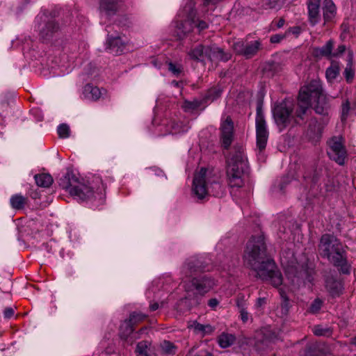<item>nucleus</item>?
<instances>
[{
  "mask_svg": "<svg viewBox=\"0 0 356 356\" xmlns=\"http://www.w3.org/2000/svg\"><path fill=\"white\" fill-rule=\"evenodd\" d=\"M28 198L21 194H15L10 199L11 207L15 210H21L27 204Z\"/></svg>",
  "mask_w": 356,
  "mask_h": 356,
  "instance_id": "28",
  "label": "nucleus"
},
{
  "mask_svg": "<svg viewBox=\"0 0 356 356\" xmlns=\"http://www.w3.org/2000/svg\"><path fill=\"white\" fill-rule=\"evenodd\" d=\"M168 65V70L176 76H179L183 72L184 68L181 64L170 62Z\"/></svg>",
  "mask_w": 356,
  "mask_h": 356,
  "instance_id": "37",
  "label": "nucleus"
},
{
  "mask_svg": "<svg viewBox=\"0 0 356 356\" xmlns=\"http://www.w3.org/2000/svg\"><path fill=\"white\" fill-rule=\"evenodd\" d=\"M151 342L149 341H141L138 343L136 348V353L138 356H149Z\"/></svg>",
  "mask_w": 356,
  "mask_h": 356,
  "instance_id": "32",
  "label": "nucleus"
},
{
  "mask_svg": "<svg viewBox=\"0 0 356 356\" xmlns=\"http://www.w3.org/2000/svg\"><path fill=\"white\" fill-rule=\"evenodd\" d=\"M327 145L329 146L327 154L330 158L339 165H343L347 157L343 137L333 136L327 141Z\"/></svg>",
  "mask_w": 356,
  "mask_h": 356,
  "instance_id": "14",
  "label": "nucleus"
},
{
  "mask_svg": "<svg viewBox=\"0 0 356 356\" xmlns=\"http://www.w3.org/2000/svg\"><path fill=\"white\" fill-rule=\"evenodd\" d=\"M193 326L196 332H201L204 335L211 334L214 331V328L209 324L203 325L194 322Z\"/></svg>",
  "mask_w": 356,
  "mask_h": 356,
  "instance_id": "35",
  "label": "nucleus"
},
{
  "mask_svg": "<svg viewBox=\"0 0 356 356\" xmlns=\"http://www.w3.org/2000/svg\"><path fill=\"white\" fill-rule=\"evenodd\" d=\"M235 337L232 334H222L218 338V343L220 347L225 348L230 346L234 341Z\"/></svg>",
  "mask_w": 356,
  "mask_h": 356,
  "instance_id": "34",
  "label": "nucleus"
},
{
  "mask_svg": "<svg viewBox=\"0 0 356 356\" xmlns=\"http://www.w3.org/2000/svg\"><path fill=\"white\" fill-rule=\"evenodd\" d=\"M108 28H110V26L106 27V31L108 33H110ZM108 49L110 52L115 54H122L125 47V43L122 41L121 38L118 35L114 36L109 34H108Z\"/></svg>",
  "mask_w": 356,
  "mask_h": 356,
  "instance_id": "19",
  "label": "nucleus"
},
{
  "mask_svg": "<svg viewBox=\"0 0 356 356\" xmlns=\"http://www.w3.org/2000/svg\"><path fill=\"white\" fill-rule=\"evenodd\" d=\"M280 261L289 277H294L309 282L313 280L314 269L307 266H300L292 251L289 250L282 252Z\"/></svg>",
  "mask_w": 356,
  "mask_h": 356,
  "instance_id": "7",
  "label": "nucleus"
},
{
  "mask_svg": "<svg viewBox=\"0 0 356 356\" xmlns=\"http://www.w3.org/2000/svg\"><path fill=\"white\" fill-rule=\"evenodd\" d=\"M266 303V300L265 298H259L257 300V302H256V304H255V307L257 308H260L262 306H264Z\"/></svg>",
  "mask_w": 356,
  "mask_h": 356,
  "instance_id": "53",
  "label": "nucleus"
},
{
  "mask_svg": "<svg viewBox=\"0 0 356 356\" xmlns=\"http://www.w3.org/2000/svg\"><path fill=\"white\" fill-rule=\"evenodd\" d=\"M285 20L283 18L279 19V20L276 22L275 26L277 29H280L283 27L284 25Z\"/></svg>",
  "mask_w": 356,
  "mask_h": 356,
  "instance_id": "54",
  "label": "nucleus"
},
{
  "mask_svg": "<svg viewBox=\"0 0 356 356\" xmlns=\"http://www.w3.org/2000/svg\"><path fill=\"white\" fill-rule=\"evenodd\" d=\"M58 134L60 138H67L70 136V127L67 124H61L57 129Z\"/></svg>",
  "mask_w": 356,
  "mask_h": 356,
  "instance_id": "39",
  "label": "nucleus"
},
{
  "mask_svg": "<svg viewBox=\"0 0 356 356\" xmlns=\"http://www.w3.org/2000/svg\"><path fill=\"white\" fill-rule=\"evenodd\" d=\"M340 67L337 62H332L331 65L327 68L325 76L329 82H332L339 74Z\"/></svg>",
  "mask_w": 356,
  "mask_h": 356,
  "instance_id": "30",
  "label": "nucleus"
},
{
  "mask_svg": "<svg viewBox=\"0 0 356 356\" xmlns=\"http://www.w3.org/2000/svg\"><path fill=\"white\" fill-rule=\"evenodd\" d=\"M303 177H304L305 179H309V177L306 176V175H304Z\"/></svg>",
  "mask_w": 356,
  "mask_h": 356,
  "instance_id": "60",
  "label": "nucleus"
},
{
  "mask_svg": "<svg viewBox=\"0 0 356 356\" xmlns=\"http://www.w3.org/2000/svg\"><path fill=\"white\" fill-rule=\"evenodd\" d=\"M318 252L323 258L339 268L343 274L350 273L346 251L341 242L334 235L323 234L318 245Z\"/></svg>",
  "mask_w": 356,
  "mask_h": 356,
  "instance_id": "4",
  "label": "nucleus"
},
{
  "mask_svg": "<svg viewBox=\"0 0 356 356\" xmlns=\"http://www.w3.org/2000/svg\"><path fill=\"white\" fill-rule=\"evenodd\" d=\"M134 325L131 324L128 320H126L124 324L121 326L120 337L128 343L132 344L134 343Z\"/></svg>",
  "mask_w": 356,
  "mask_h": 356,
  "instance_id": "25",
  "label": "nucleus"
},
{
  "mask_svg": "<svg viewBox=\"0 0 356 356\" xmlns=\"http://www.w3.org/2000/svg\"><path fill=\"white\" fill-rule=\"evenodd\" d=\"M325 287L332 296H339L343 289L341 282L332 277H327L325 280Z\"/></svg>",
  "mask_w": 356,
  "mask_h": 356,
  "instance_id": "24",
  "label": "nucleus"
},
{
  "mask_svg": "<svg viewBox=\"0 0 356 356\" xmlns=\"http://www.w3.org/2000/svg\"><path fill=\"white\" fill-rule=\"evenodd\" d=\"M236 305H237L239 311L241 310L242 307H245V304L243 300L237 299Z\"/></svg>",
  "mask_w": 356,
  "mask_h": 356,
  "instance_id": "55",
  "label": "nucleus"
},
{
  "mask_svg": "<svg viewBox=\"0 0 356 356\" xmlns=\"http://www.w3.org/2000/svg\"><path fill=\"white\" fill-rule=\"evenodd\" d=\"M221 92L222 90L219 88H212L209 89L203 98L204 103L207 104L216 100L220 96Z\"/></svg>",
  "mask_w": 356,
  "mask_h": 356,
  "instance_id": "33",
  "label": "nucleus"
},
{
  "mask_svg": "<svg viewBox=\"0 0 356 356\" xmlns=\"http://www.w3.org/2000/svg\"><path fill=\"white\" fill-rule=\"evenodd\" d=\"M337 8L332 0H325L323 4V14L325 22L332 20L336 15Z\"/></svg>",
  "mask_w": 356,
  "mask_h": 356,
  "instance_id": "26",
  "label": "nucleus"
},
{
  "mask_svg": "<svg viewBox=\"0 0 356 356\" xmlns=\"http://www.w3.org/2000/svg\"><path fill=\"white\" fill-rule=\"evenodd\" d=\"M195 356H212V355L209 352L205 350V351H200Z\"/></svg>",
  "mask_w": 356,
  "mask_h": 356,
  "instance_id": "58",
  "label": "nucleus"
},
{
  "mask_svg": "<svg viewBox=\"0 0 356 356\" xmlns=\"http://www.w3.org/2000/svg\"><path fill=\"white\" fill-rule=\"evenodd\" d=\"M301 32V29L299 26L290 27L286 31V35L293 34L298 36Z\"/></svg>",
  "mask_w": 356,
  "mask_h": 356,
  "instance_id": "49",
  "label": "nucleus"
},
{
  "mask_svg": "<svg viewBox=\"0 0 356 356\" xmlns=\"http://www.w3.org/2000/svg\"><path fill=\"white\" fill-rule=\"evenodd\" d=\"M307 6L308 21L310 25L314 26L319 23L321 19L320 13L321 0H308Z\"/></svg>",
  "mask_w": 356,
  "mask_h": 356,
  "instance_id": "18",
  "label": "nucleus"
},
{
  "mask_svg": "<svg viewBox=\"0 0 356 356\" xmlns=\"http://www.w3.org/2000/svg\"><path fill=\"white\" fill-rule=\"evenodd\" d=\"M313 332L316 336H324L330 334V330L324 328L321 325H316L313 328Z\"/></svg>",
  "mask_w": 356,
  "mask_h": 356,
  "instance_id": "42",
  "label": "nucleus"
},
{
  "mask_svg": "<svg viewBox=\"0 0 356 356\" xmlns=\"http://www.w3.org/2000/svg\"><path fill=\"white\" fill-rule=\"evenodd\" d=\"M106 92L104 90H100L92 84H86L83 89V95L86 99L97 101Z\"/></svg>",
  "mask_w": 356,
  "mask_h": 356,
  "instance_id": "22",
  "label": "nucleus"
},
{
  "mask_svg": "<svg viewBox=\"0 0 356 356\" xmlns=\"http://www.w3.org/2000/svg\"><path fill=\"white\" fill-rule=\"evenodd\" d=\"M196 11L194 9V3L188 1L178 13L180 22L176 26L177 35L179 39H183L195 27V18Z\"/></svg>",
  "mask_w": 356,
  "mask_h": 356,
  "instance_id": "11",
  "label": "nucleus"
},
{
  "mask_svg": "<svg viewBox=\"0 0 356 356\" xmlns=\"http://www.w3.org/2000/svg\"><path fill=\"white\" fill-rule=\"evenodd\" d=\"M333 47L334 42L332 40H330L323 47H314L313 49L312 54L316 58H332Z\"/></svg>",
  "mask_w": 356,
  "mask_h": 356,
  "instance_id": "23",
  "label": "nucleus"
},
{
  "mask_svg": "<svg viewBox=\"0 0 356 356\" xmlns=\"http://www.w3.org/2000/svg\"><path fill=\"white\" fill-rule=\"evenodd\" d=\"M243 258L245 266L254 270L262 280L269 282L275 287L282 285V273L274 261L268 256L263 234L251 237L247 243Z\"/></svg>",
  "mask_w": 356,
  "mask_h": 356,
  "instance_id": "1",
  "label": "nucleus"
},
{
  "mask_svg": "<svg viewBox=\"0 0 356 356\" xmlns=\"http://www.w3.org/2000/svg\"><path fill=\"white\" fill-rule=\"evenodd\" d=\"M206 270V265L202 258L192 257L186 260L181 268V274L184 277H191Z\"/></svg>",
  "mask_w": 356,
  "mask_h": 356,
  "instance_id": "15",
  "label": "nucleus"
},
{
  "mask_svg": "<svg viewBox=\"0 0 356 356\" xmlns=\"http://www.w3.org/2000/svg\"><path fill=\"white\" fill-rule=\"evenodd\" d=\"M218 304L219 301L216 298H211L208 302V305L212 309H215Z\"/></svg>",
  "mask_w": 356,
  "mask_h": 356,
  "instance_id": "52",
  "label": "nucleus"
},
{
  "mask_svg": "<svg viewBox=\"0 0 356 356\" xmlns=\"http://www.w3.org/2000/svg\"><path fill=\"white\" fill-rule=\"evenodd\" d=\"M204 103L203 99L202 100L194 99L193 101H186L184 103L186 108L195 110L200 107Z\"/></svg>",
  "mask_w": 356,
  "mask_h": 356,
  "instance_id": "40",
  "label": "nucleus"
},
{
  "mask_svg": "<svg viewBox=\"0 0 356 356\" xmlns=\"http://www.w3.org/2000/svg\"><path fill=\"white\" fill-rule=\"evenodd\" d=\"M314 109L319 115H328L330 111V99L325 94L314 99Z\"/></svg>",
  "mask_w": 356,
  "mask_h": 356,
  "instance_id": "21",
  "label": "nucleus"
},
{
  "mask_svg": "<svg viewBox=\"0 0 356 356\" xmlns=\"http://www.w3.org/2000/svg\"><path fill=\"white\" fill-rule=\"evenodd\" d=\"M293 111V103L289 99H285L273 108V118L280 131L293 123H298L297 120L294 119Z\"/></svg>",
  "mask_w": 356,
  "mask_h": 356,
  "instance_id": "10",
  "label": "nucleus"
},
{
  "mask_svg": "<svg viewBox=\"0 0 356 356\" xmlns=\"http://www.w3.org/2000/svg\"><path fill=\"white\" fill-rule=\"evenodd\" d=\"M14 315V309L12 307H7L3 312V316L6 318H10Z\"/></svg>",
  "mask_w": 356,
  "mask_h": 356,
  "instance_id": "51",
  "label": "nucleus"
},
{
  "mask_svg": "<svg viewBox=\"0 0 356 356\" xmlns=\"http://www.w3.org/2000/svg\"><path fill=\"white\" fill-rule=\"evenodd\" d=\"M159 309V304H158L157 302H154V303L151 304V305H149V309H150L151 311H152V312H153V311H156V309Z\"/></svg>",
  "mask_w": 356,
  "mask_h": 356,
  "instance_id": "57",
  "label": "nucleus"
},
{
  "mask_svg": "<svg viewBox=\"0 0 356 356\" xmlns=\"http://www.w3.org/2000/svg\"><path fill=\"white\" fill-rule=\"evenodd\" d=\"M35 22L40 38L43 42L49 41L60 30L58 22L44 14L38 15Z\"/></svg>",
  "mask_w": 356,
  "mask_h": 356,
  "instance_id": "12",
  "label": "nucleus"
},
{
  "mask_svg": "<svg viewBox=\"0 0 356 356\" xmlns=\"http://www.w3.org/2000/svg\"><path fill=\"white\" fill-rule=\"evenodd\" d=\"M147 317V315L145 314L139 312H134L130 314L128 321L131 324L135 325L143 321Z\"/></svg>",
  "mask_w": 356,
  "mask_h": 356,
  "instance_id": "36",
  "label": "nucleus"
},
{
  "mask_svg": "<svg viewBox=\"0 0 356 356\" xmlns=\"http://www.w3.org/2000/svg\"><path fill=\"white\" fill-rule=\"evenodd\" d=\"M255 124L257 149L259 154H261L267 145L269 132L261 105H258L257 107Z\"/></svg>",
  "mask_w": 356,
  "mask_h": 356,
  "instance_id": "13",
  "label": "nucleus"
},
{
  "mask_svg": "<svg viewBox=\"0 0 356 356\" xmlns=\"http://www.w3.org/2000/svg\"><path fill=\"white\" fill-rule=\"evenodd\" d=\"M322 127L316 119H312L308 127V134L311 137L319 136L321 134Z\"/></svg>",
  "mask_w": 356,
  "mask_h": 356,
  "instance_id": "31",
  "label": "nucleus"
},
{
  "mask_svg": "<svg viewBox=\"0 0 356 356\" xmlns=\"http://www.w3.org/2000/svg\"><path fill=\"white\" fill-rule=\"evenodd\" d=\"M350 109V102L348 100H346L341 105V119L342 121H346Z\"/></svg>",
  "mask_w": 356,
  "mask_h": 356,
  "instance_id": "41",
  "label": "nucleus"
},
{
  "mask_svg": "<svg viewBox=\"0 0 356 356\" xmlns=\"http://www.w3.org/2000/svg\"><path fill=\"white\" fill-rule=\"evenodd\" d=\"M353 65V54L349 51L348 54L347 64L343 72V75L347 83H350L353 81L355 76V70Z\"/></svg>",
  "mask_w": 356,
  "mask_h": 356,
  "instance_id": "27",
  "label": "nucleus"
},
{
  "mask_svg": "<svg viewBox=\"0 0 356 356\" xmlns=\"http://www.w3.org/2000/svg\"><path fill=\"white\" fill-rule=\"evenodd\" d=\"M187 56L190 59L205 64L206 60L227 61L230 55L226 54L223 50L215 44L203 45L198 44L193 47L188 52Z\"/></svg>",
  "mask_w": 356,
  "mask_h": 356,
  "instance_id": "6",
  "label": "nucleus"
},
{
  "mask_svg": "<svg viewBox=\"0 0 356 356\" xmlns=\"http://www.w3.org/2000/svg\"><path fill=\"white\" fill-rule=\"evenodd\" d=\"M215 280L210 276L204 275L184 281L183 287L186 293V299L193 300L199 304V297L204 296L215 286Z\"/></svg>",
  "mask_w": 356,
  "mask_h": 356,
  "instance_id": "8",
  "label": "nucleus"
},
{
  "mask_svg": "<svg viewBox=\"0 0 356 356\" xmlns=\"http://www.w3.org/2000/svg\"><path fill=\"white\" fill-rule=\"evenodd\" d=\"M286 36L287 35H286V33L284 34H281V33L275 34L270 37V40L271 43H278L280 41H282V40H284Z\"/></svg>",
  "mask_w": 356,
  "mask_h": 356,
  "instance_id": "46",
  "label": "nucleus"
},
{
  "mask_svg": "<svg viewBox=\"0 0 356 356\" xmlns=\"http://www.w3.org/2000/svg\"><path fill=\"white\" fill-rule=\"evenodd\" d=\"M323 94L325 93L322 83L319 80L314 79L307 86L302 88L298 95V108L296 112V117L302 119L303 115L305 114L311 105V99H314Z\"/></svg>",
  "mask_w": 356,
  "mask_h": 356,
  "instance_id": "9",
  "label": "nucleus"
},
{
  "mask_svg": "<svg viewBox=\"0 0 356 356\" xmlns=\"http://www.w3.org/2000/svg\"><path fill=\"white\" fill-rule=\"evenodd\" d=\"M146 330V327L141 328L138 332L134 333V341L139 338V335Z\"/></svg>",
  "mask_w": 356,
  "mask_h": 356,
  "instance_id": "56",
  "label": "nucleus"
},
{
  "mask_svg": "<svg viewBox=\"0 0 356 356\" xmlns=\"http://www.w3.org/2000/svg\"><path fill=\"white\" fill-rule=\"evenodd\" d=\"M122 1V0H100V12L108 16L113 15L119 10Z\"/></svg>",
  "mask_w": 356,
  "mask_h": 356,
  "instance_id": "20",
  "label": "nucleus"
},
{
  "mask_svg": "<svg viewBox=\"0 0 356 356\" xmlns=\"http://www.w3.org/2000/svg\"><path fill=\"white\" fill-rule=\"evenodd\" d=\"M192 191L199 200H204L210 195L222 197L225 189L219 175L213 170L202 168L193 178Z\"/></svg>",
  "mask_w": 356,
  "mask_h": 356,
  "instance_id": "3",
  "label": "nucleus"
},
{
  "mask_svg": "<svg viewBox=\"0 0 356 356\" xmlns=\"http://www.w3.org/2000/svg\"><path fill=\"white\" fill-rule=\"evenodd\" d=\"M279 293H280V297L282 300V307L284 308L287 309L289 305V300L286 294V292L282 289H280Z\"/></svg>",
  "mask_w": 356,
  "mask_h": 356,
  "instance_id": "43",
  "label": "nucleus"
},
{
  "mask_svg": "<svg viewBox=\"0 0 356 356\" xmlns=\"http://www.w3.org/2000/svg\"><path fill=\"white\" fill-rule=\"evenodd\" d=\"M355 344H356V337H355Z\"/></svg>",
  "mask_w": 356,
  "mask_h": 356,
  "instance_id": "61",
  "label": "nucleus"
},
{
  "mask_svg": "<svg viewBox=\"0 0 356 356\" xmlns=\"http://www.w3.org/2000/svg\"><path fill=\"white\" fill-rule=\"evenodd\" d=\"M321 307V301L316 299L315 300L309 307V310L312 313H316L320 310Z\"/></svg>",
  "mask_w": 356,
  "mask_h": 356,
  "instance_id": "45",
  "label": "nucleus"
},
{
  "mask_svg": "<svg viewBox=\"0 0 356 356\" xmlns=\"http://www.w3.org/2000/svg\"><path fill=\"white\" fill-rule=\"evenodd\" d=\"M280 0H263V6L266 8H275Z\"/></svg>",
  "mask_w": 356,
  "mask_h": 356,
  "instance_id": "44",
  "label": "nucleus"
},
{
  "mask_svg": "<svg viewBox=\"0 0 356 356\" xmlns=\"http://www.w3.org/2000/svg\"><path fill=\"white\" fill-rule=\"evenodd\" d=\"M346 50V46L343 44H340L338 46L337 49L332 51V58L339 57L342 55Z\"/></svg>",
  "mask_w": 356,
  "mask_h": 356,
  "instance_id": "47",
  "label": "nucleus"
},
{
  "mask_svg": "<svg viewBox=\"0 0 356 356\" xmlns=\"http://www.w3.org/2000/svg\"><path fill=\"white\" fill-rule=\"evenodd\" d=\"M247 168L248 162L242 147H235L227 161V177L230 187L240 188L243 185L242 175Z\"/></svg>",
  "mask_w": 356,
  "mask_h": 356,
  "instance_id": "5",
  "label": "nucleus"
},
{
  "mask_svg": "<svg viewBox=\"0 0 356 356\" xmlns=\"http://www.w3.org/2000/svg\"><path fill=\"white\" fill-rule=\"evenodd\" d=\"M35 180L38 186L48 188L53 183V178L49 174L35 175Z\"/></svg>",
  "mask_w": 356,
  "mask_h": 356,
  "instance_id": "29",
  "label": "nucleus"
},
{
  "mask_svg": "<svg viewBox=\"0 0 356 356\" xmlns=\"http://www.w3.org/2000/svg\"><path fill=\"white\" fill-rule=\"evenodd\" d=\"M261 46L258 40L251 42L237 41L234 43L233 49L239 55L250 58L257 54Z\"/></svg>",
  "mask_w": 356,
  "mask_h": 356,
  "instance_id": "17",
  "label": "nucleus"
},
{
  "mask_svg": "<svg viewBox=\"0 0 356 356\" xmlns=\"http://www.w3.org/2000/svg\"><path fill=\"white\" fill-rule=\"evenodd\" d=\"M172 84L174 85L176 87H179V83L178 81H173L172 82Z\"/></svg>",
  "mask_w": 356,
  "mask_h": 356,
  "instance_id": "59",
  "label": "nucleus"
},
{
  "mask_svg": "<svg viewBox=\"0 0 356 356\" xmlns=\"http://www.w3.org/2000/svg\"><path fill=\"white\" fill-rule=\"evenodd\" d=\"M59 186L79 201L104 198L105 186L99 176H95L88 186L81 181L72 172L68 171L59 179Z\"/></svg>",
  "mask_w": 356,
  "mask_h": 356,
  "instance_id": "2",
  "label": "nucleus"
},
{
  "mask_svg": "<svg viewBox=\"0 0 356 356\" xmlns=\"http://www.w3.org/2000/svg\"><path fill=\"white\" fill-rule=\"evenodd\" d=\"M241 319L243 323H246L248 321L249 318V313L247 311L246 307H241V310L239 311Z\"/></svg>",
  "mask_w": 356,
  "mask_h": 356,
  "instance_id": "48",
  "label": "nucleus"
},
{
  "mask_svg": "<svg viewBox=\"0 0 356 356\" xmlns=\"http://www.w3.org/2000/svg\"><path fill=\"white\" fill-rule=\"evenodd\" d=\"M195 26H196L199 31H202L206 29L208 27V24L204 21H199L198 23H196L195 20Z\"/></svg>",
  "mask_w": 356,
  "mask_h": 356,
  "instance_id": "50",
  "label": "nucleus"
},
{
  "mask_svg": "<svg viewBox=\"0 0 356 356\" xmlns=\"http://www.w3.org/2000/svg\"><path fill=\"white\" fill-rule=\"evenodd\" d=\"M161 348L164 353L169 355H173L175 353L176 347L175 345L169 341H164L161 345Z\"/></svg>",
  "mask_w": 356,
  "mask_h": 356,
  "instance_id": "38",
  "label": "nucleus"
},
{
  "mask_svg": "<svg viewBox=\"0 0 356 356\" xmlns=\"http://www.w3.org/2000/svg\"><path fill=\"white\" fill-rule=\"evenodd\" d=\"M220 143L224 149H227L234 140V122L229 116L222 121L220 124Z\"/></svg>",
  "mask_w": 356,
  "mask_h": 356,
  "instance_id": "16",
  "label": "nucleus"
}]
</instances>
